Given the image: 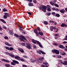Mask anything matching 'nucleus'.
Masks as SVG:
<instances>
[{"label": "nucleus", "mask_w": 67, "mask_h": 67, "mask_svg": "<svg viewBox=\"0 0 67 67\" xmlns=\"http://www.w3.org/2000/svg\"><path fill=\"white\" fill-rule=\"evenodd\" d=\"M64 40H67V35H66L65 37L64 38Z\"/></svg>", "instance_id": "nucleus-44"}, {"label": "nucleus", "mask_w": 67, "mask_h": 67, "mask_svg": "<svg viewBox=\"0 0 67 67\" xmlns=\"http://www.w3.org/2000/svg\"><path fill=\"white\" fill-rule=\"evenodd\" d=\"M49 22H50V23H54V22L52 21H49Z\"/></svg>", "instance_id": "nucleus-48"}, {"label": "nucleus", "mask_w": 67, "mask_h": 67, "mask_svg": "<svg viewBox=\"0 0 67 67\" xmlns=\"http://www.w3.org/2000/svg\"><path fill=\"white\" fill-rule=\"evenodd\" d=\"M22 66L23 67H27V66L26 65H23Z\"/></svg>", "instance_id": "nucleus-51"}, {"label": "nucleus", "mask_w": 67, "mask_h": 67, "mask_svg": "<svg viewBox=\"0 0 67 67\" xmlns=\"http://www.w3.org/2000/svg\"><path fill=\"white\" fill-rule=\"evenodd\" d=\"M29 2H32V0H29Z\"/></svg>", "instance_id": "nucleus-63"}, {"label": "nucleus", "mask_w": 67, "mask_h": 67, "mask_svg": "<svg viewBox=\"0 0 67 67\" xmlns=\"http://www.w3.org/2000/svg\"><path fill=\"white\" fill-rule=\"evenodd\" d=\"M21 45H22L23 46H25V43H21Z\"/></svg>", "instance_id": "nucleus-41"}, {"label": "nucleus", "mask_w": 67, "mask_h": 67, "mask_svg": "<svg viewBox=\"0 0 67 67\" xmlns=\"http://www.w3.org/2000/svg\"><path fill=\"white\" fill-rule=\"evenodd\" d=\"M4 14L5 15L7 16H8L9 17V16L10 15H9V14H8V13H4Z\"/></svg>", "instance_id": "nucleus-21"}, {"label": "nucleus", "mask_w": 67, "mask_h": 67, "mask_svg": "<svg viewBox=\"0 0 67 67\" xmlns=\"http://www.w3.org/2000/svg\"><path fill=\"white\" fill-rule=\"evenodd\" d=\"M5 66L6 67H10V65L9 64H5Z\"/></svg>", "instance_id": "nucleus-34"}, {"label": "nucleus", "mask_w": 67, "mask_h": 67, "mask_svg": "<svg viewBox=\"0 0 67 67\" xmlns=\"http://www.w3.org/2000/svg\"><path fill=\"white\" fill-rule=\"evenodd\" d=\"M19 60H21V62H24L25 61V60H24V59L23 58H21V59H19Z\"/></svg>", "instance_id": "nucleus-27"}, {"label": "nucleus", "mask_w": 67, "mask_h": 67, "mask_svg": "<svg viewBox=\"0 0 67 67\" xmlns=\"http://www.w3.org/2000/svg\"><path fill=\"white\" fill-rule=\"evenodd\" d=\"M62 55H66V53L65 52H63L62 54Z\"/></svg>", "instance_id": "nucleus-45"}, {"label": "nucleus", "mask_w": 67, "mask_h": 67, "mask_svg": "<svg viewBox=\"0 0 67 67\" xmlns=\"http://www.w3.org/2000/svg\"><path fill=\"white\" fill-rule=\"evenodd\" d=\"M55 10H56V11H59V10H58V9H55Z\"/></svg>", "instance_id": "nucleus-60"}, {"label": "nucleus", "mask_w": 67, "mask_h": 67, "mask_svg": "<svg viewBox=\"0 0 67 67\" xmlns=\"http://www.w3.org/2000/svg\"><path fill=\"white\" fill-rule=\"evenodd\" d=\"M20 38H23V39H24V40L26 41H27V39H26V38L25 37H24L23 36H20Z\"/></svg>", "instance_id": "nucleus-14"}, {"label": "nucleus", "mask_w": 67, "mask_h": 67, "mask_svg": "<svg viewBox=\"0 0 67 67\" xmlns=\"http://www.w3.org/2000/svg\"><path fill=\"white\" fill-rule=\"evenodd\" d=\"M60 62H61V63L62 64H64V65H66L67 66V61H64V63L62 62V60H60Z\"/></svg>", "instance_id": "nucleus-7"}, {"label": "nucleus", "mask_w": 67, "mask_h": 67, "mask_svg": "<svg viewBox=\"0 0 67 67\" xmlns=\"http://www.w3.org/2000/svg\"><path fill=\"white\" fill-rule=\"evenodd\" d=\"M33 2L35 3H36V0H33Z\"/></svg>", "instance_id": "nucleus-50"}, {"label": "nucleus", "mask_w": 67, "mask_h": 67, "mask_svg": "<svg viewBox=\"0 0 67 67\" xmlns=\"http://www.w3.org/2000/svg\"><path fill=\"white\" fill-rule=\"evenodd\" d=\"M20 40L21 41H22L23 42H24V40H23V39L20 38Z\"/></svg>", "instance_id": "nucleus-53"}, {"label": "nucleus", "mask_w": 67, "mask_h": 67, "mask_svg": "<svg viewBox=\"0 0 67 67\" xmlns=\"http://www.w3.org/2000/svg\"><path fill=\"white\" fill-rule=\"evenodd\" d=\"M32 42L33 43H34V44H36V41H37L36 40H35L34 39H32Z\"/></svg>", "instance_id": "nucleus-18"}, {"label": "nucleus", "mask_w": 67, "mask_h": 67, "mask_svg": "<svg viewBox=\"0 0 67 67\" xmlns=\"http://www.w3.org/2000/svg\"><path fill=\"white\" fill-rule=\"evenodd\" d=\"M34 32H35V33L37 35L36 36H37V35H38L39 34H38V32H37V30L36 29L34 30Z\"/></svg>", "instance_id": "nucleus-12"}, {"label": "nucleus", "mask_w": 67, "mask_h": 67, "mask_svg": "<svg viewBox=\"0 0 67 67\" xmlns=\"http://www.w3.org/2000/svg\"><path fill=\"white\" fill-rule=\"evenodd\" d=\"M55 9H55V8H53L52 9L53 10H55Z\"/></svg>", "instance_id": "nucleus-57"}, {"label": "nucleus", "mask_w": 67, "mask_h": 67, "mask_svg": "<svg viewBox=\"0 0 67 67\" xmlns=\"http://www.w3.org/2000/svg\"><path fill=\"white\" fill-rule=\"evenodd\" d=\"M2 27H3V28H4V29H7V27H5V26H4V25Z\"/></svg>", "instance_id": "nucleus-40"}, {"label": "nucleus", "mask_w": 67, "mask_h": 67, "mask_svg": "<svg viewBox=\"0 0 67 67\" xmlns=\"http://www.w3.org/2000/svg\"><path fill=\"white\" fill-rule=\"evenodd\" d=\"M51 14V13L50 12H48L46 13V15L48 16H49Z\"/></svg>", "instance_id": "nucleus-24"}, {"label": "nucleus", "mask_w": 67, "mask_h": 67, "mask_svg": "<svg viewBox=\"0 0 67 67\" xmlns=\"http://www.w3.org/2000/svg\"><path fill=\"white\" fill-rule=\"evenodd\" d=\"M47 8V10L48 12H50V11H51V9L50 8Z\"/></svg>", "instance_id": "nucleus-28"}, {"label": "nucleus", "mask_w": 67, "mask_h": 67, "mask_svg": "<svg viewBox=\"0 0 67 67\" xmlns=\"http://www.w3.org/2000/svg\"><path fill=\"white\" fill-rule=\"evenodd\" d=\"M37 52L38 54H41V53L42 54H45V53L43 51H41V50H39V51H37Z\"/></svg>", "instance_id": "nucleus-4"}, {"label": "nucleus", "mask_w": 67, "mask_h": 67, "mask_svg": "<svg viewBox=\"0 0 67 67\" xmlns=\"http://www.w3.org/2000/svg\"><path fill=\"white\" fill-rule=\"evenodd\" d=\"M44 59V58L42 57H41L39 59H38V60H40V61H42L43 60V59Z\"/></svg>", "instance_id": "nucleus-22"}, {"label": "nucleus", "mask_w": 67, "mask_h": 67, "mask_svg": "<svg viewBox=\"0 0 67 67\" xmlns=\"http://www.w3.org/2000/svg\"><path fill=\"white\" fill-rule=\"evenodd\" d=\"M3 17L4 19H7V16L5 15H4Z\"/></svg>", "instance_id": "nucleus-43"}, {"label": "nucleus", "mask_w": 67, "mask_h": 67, "mask_svg": "<svg viewBox=\"0 0 67 67\" xmlns=\"http://www.w3.org/2000/svg\"><path fill=\"white\" fill-rule=\"evenodd\" d=\"M44 24H45V25H47V24H48V22L46 21H44Z\"/></svg>", "instance_id": "nucleus-35"}, {"label": "nucleus", "mask_w": 67, "mask_h": 67, "mask_svg": "<svg viewBox=\"0 0 67 67\" xmlns=\"http://www.w3.org/2000/svg\"><path fill=\"white\" fill-rule=\"evenodd\" d=\"M28 5L29 6H30V7H31L32 6H33V3H31L28 4Z\"/></svg>", "instance_id": "nucleus-25"}, {"label": "nucleus", "mask_w": 67, "mask_h": 67, "mask_svg": "<svg viewBox=\"0 0 67 67\" xmlns=\"http://www.w3.org/2000/svg\"><path fill=\"white\" fill-rule=\"evenodd\" d=\"M10 35H13V33L12 32H9Z\"/></svg>", "instance_id": "nucleus-58"}, {"label": "nucleus", "mask_w": 67, "mask_h": 67, "mask_svg": "<svg viewBox=\"0 0 67 67\" xmlns=\"http://www.w3.org/2000/svg\"><path fill=\"white\" fill-rule=\"evenodd\" d=\"M54 6L56 7H59V5L56 4H54Z\"/></svg>", "instance_id": "nucleus-38"}, {"label": "nucleus", "mask_w": 67, "mask_h": 67, "mask_svg": "<svg viewBox=\"0 0 67 67\" xmlns=\"http://www.w3.org/2000/svg\"><path fill=\"white\" fill-rule=\"evenodd\" d=\"M43 64H44V65H48V63L47 62H43Z\"/></svg>", "instance_id": "nucleus-37"}, {"label": "nucleus", "mask_w": 67, "mask_h": 67, "mask_svg": "<svg viewBox=\"0 0 67 67\" xmlns=\"http://www.w3.org/2000/svg\"><path fill=\"white\" fill-rule=\"evenodd\" d=\"M5 44H6V45H7V46H12V45L9 44L7 42H5Z\"/></svg>", "instance_id": "nucleus-15"}, {"label": "nucleus", "mask_w": 67, "mask_h": 67, "mask_svg": "<svg viewBox=\"0 0 67 67\" xmlns=\"http://www.w3.org/2000/svg\"><path fill=\"white\" fill-rule=\"evenodd\" d=\"M28 13L29 14V15H32V14H31V13L30 12H28Z\"/></svg>", "instance_id": "nucleus-54"}, {"label": "nucleus", "mask_w": 67, "mask_h": 67, "mask_svg": "<svg viewBox=\"0 0 67 67\" xmlns=\"http://www.w3.org/2000/svg\"><path fill=\"white\" fill-rule=\"evenodd\" d=\"M13 62H12L11 63V64L12 65H15V63L16 64H18L19 63L18 62V61H16V60H13Z\"/></svg>", "instance_id": "nucleus-2"}, {"label": "nucleus", "mask_w": 67, "mask_h": 67, "mask_svg": "<svg viewBox=\"0 0 67 67\" xmlns=\"http://www.w3.org/2000/svg\"><path fill=\"white\" fill-rule=\"evenodd\" d=\"M65 10L64 9H63V10H60V12L63 13V14H64L65 13L64 12H65Z\"/></svg>", "instance_id": "nucleus-17"}, {"label": "nucleus", "mask_w": 67, "mask_h": 67, "mask_svg": "<svg viewBox=\"0 0 67 67\" xmlns=\"http://www.w3.org/2000/svg\"><path fill=\"white\" fill-rule=\"evenodd\" d=\"M14 35L16 37H18V38H19V36L17 34H14Z\"/></svg>", "instance_id": "nucleus-30"}, {"label": "nucleus", "mask_w": 67, "mask_h": 67, "mask_svg": "<svg viewBox=\"0 0 67 67\" xmlns=\"http://www.w3.org/2000/svg\"><path fill=\"white\" fill-rule=\"evenodd\" d=\"M26 47L28 49H31V45L30 44L28 43H26Z\"/></svg>", "instance_id": "nucleus-3"}, {"label": "nucleus", "mask_w": 67, "mask_h": 67, "mask_svg": "<svg viewBox=\"0 0 67 67\" xmlns=\"http://www.w3.org/2000/svg\"><path fill=\"white\" fill-rule=\"evenodd\" d=\"M54 16H56L58 18L60 16V15L58 14H56L55 15H54Z\"/></svg>", "instance_id": "nucleus-23"}, {"label": "nucleus", "mask_w": 67, "mask_h": 67, "mask_svg": "<svg viewBox=\"0 0 67 67\" xmlns=\"http://www.w3.org/2000/svg\"><path fill=\"white\" fill-rule=\"evenodd\" d=\"M3 11L4 12H6L7 11V10L5 8H4L3 9Z\"/></svg>", "instance_id": "nucleus-33"}, {"label": "nucleus", "mask_w": 67, "mask_h": 67, "mask_svg": "<svg viewBox=\"0 0 67 67\" xmlns=\"http://www.w3.org/2000/svg\"><path fill=\"white\" fill-rule=\"evenodd\" d=\"M36 42V43H37L38 45H39V46L40 47L42 48L43 47H42V45L41 44V43H40V42L37 41Z\"/></svg>", "instance_id": "nucleus-8"}, {"label": "nucleus", "mask_w": 67, "mask_h": 67, "mask_svg": "<svg viewBox=\"0 0 67 67\" xmlns=\"http://www.w3.org/2000/svg\"><path fill=\"white\" fill-rule=\"evenodd\" d=\"M63 44H67V42L66 41H64L63 42Z\"/></svg>", "instance_id": "nucleus-55"}, {"label": "nucleus", "mask_w": 67, "mask_h": 67, "mask_svg": "<svg viewBox=\"0 0 67 67\" xmlns=\"http://www.w3.org/2000/svg\"><path fill=\"white\" fill-rule=\"evenodd\" d=\"M5 54H7V55H10L11 57H14V55L12 54H10V53L7 52H5Z\"/></svg>", "instance_id": "nucleus-6"}, {"label": "nucleus", "mask_w": 67, "mask_h": 67, "mask_svg": "<svg viewBox=\"0 0 67 67\" xmlns=\"http://www.w3.org/2000/svg\"><path fill=\"white\" fill-rule=\"evenodd\" d=\"M31 61L32 62V63H34V62H35V61H36V62H38V60H36V59H31Z\"/></svg>", "instance_id": "nucleus-10"}, {"label": "nucleus", "mask_w": 67, "mask_h": 67, "mask_svg": "<svg viewBox=\"0 0 67 67\" xmlns=\"http://www.w3.org/2000/svg\"><path fill=\"white\" fill-rule=\"evenodd\" d=\"M50 30H51V31H53V30H54V27L53 26H51L50 27Z\"/></svg>", "instance_id": "nucleus-31"}, {"label": "nucleus", "mask_w": 67, "mask_h": 67, "mask_svg": "<svg viewBox=\"0 0 67 67\" xmlns=\"http://www.w3.org/2000/svg\"><path fill=\"white\" fill-rule=\"evenodd\" d=\"M59 46L61 48H65V47L62 45H59Z\"/></svg>", "instance_id": "nucleus-19"}, {"label": "nucleus", "mask_w": 67, "mask_h": 67, "mask_svg": "<svg viewBox=\"0 0 67 67\" xmlns=\"http://www.w3.org/2000/svg\"><path fill=\"white\" fill-rule=\"evenodd\" d=\"M39 34L41 35H43V33L39 31L38 32Z\"/></svg>", "instance_id": "nucleus-29"}, {"label": "nucleus", "mask_w": 67, "mask_h": 67, "mask_svg": "<svg viewBox=\"0 0 67 67\" xmlns=\"http://www.w3.org/2000/svg\"><path fill=\"white\" fill-rule=\"evenodd\" d=\"M18 50H19V51L21 52V53H23L24 51V50L23 49H21V48H18Z\"/></svg>", "instance_id": "nucleus-9"}, {"label": "nucleus", "mask_w": 67, "mask_h": 67, "mask_svg": "<svg viewBox=\"0 0 67 67\" xmlns=\"http://www.w3.org/2000/svg\"><path fill=\"white\" fill-rule=\"evenodd\" d=\"M41 66L42 67H45V65H41Z\"/></svg>", "instance_id": "nucleus-59"}, {"label": "nucleus", "mask_w": 67, "mask_h": 67, "mask_svg": "<svg viewBox=\"0 0 67 67\" xmlns=\"http://www.w3.org/2000/svg\"><path fill=\"white\" fill-rule=\"evenodd\" d=\"M64 50L65 51H67V48H66L64 49Z\"/></svg>", "instance_id": "nucleus-64"}, {"label": "nucleus", "mask_w": 67, "mask_h": 67, "mask_svg": "<svg viewBox=\"0 0 67 67\" xmlns=\"http://www.w3.org/2000/svg\"><path fill=\"white\" fill-rule=\"evenodd\" d=\"M53 53H54L57 54H58L59 53V52L57 50H53L52 51Z\"/></svg>", "instance_id": "nucleus-5"}, {"label": "nucleus", "mask_w": 67, "mask_h": 67, "mask_svg": "<svg viewBox=\"0 0 67 67\" xmlns=\"http://www.w3.org/2000/svg\"><path fill=\"white\" fill-rule=\"evenodd\" d=\"M40 9L41 10H42L44 12H46V10H47V7L46 6L44 5H42V7H39Z\"/></svg>", "instance_id": "nucleus-1"}, {"label": "nucleus", "mask_w": 67, "mask_h": 67, "mask_svg": "<svg viewBox=\"0 0 67 67\" xmlns=\"http://www.w3.org/2000/svg\"><path fill=\"white\" fill-rule=\"evenodd\" d=\"M23 57L25 58H27V57L25 55H23Z\"/></svg>", "instance_id": "nucleus-49"}, {"label": "nucleus", "mask_w": 67, "mask_h": 67, "mask_svg": "<svg viewBox=\"0 0 67 67\" xmlns=\"http://www.w3.org/2000/svg\"><path fill=\"white\" fill-rule=\"evenodd\" d=\"M13 47H11L10 48H9V51H13Z\"/></svg>", "instance_id": "nucleus-32"}, {"label": "nucleus", "mask_w": 67, "mask_h": 67, "mask_svg": "<svg viewBox=\"0 0 67 67\" xmlns=\"http://www.w3.org/2000/svg\"><path fill=\"white\" fill-rule=\"evenodd\" d=\"M61 26L62 27H67V25H66L64 23L62 24V25H61Z\"/></svg>", "instance_id": "nucleus-13"}, {"label": "nucleus", "mask_w": 67, "mask_h": 67, "mask_svg": "<svg viewBox=\"0 0 67 67\" xmlns=\"http://www.w3.org/2000/svg\"><path fill=\"white\" fill-rule=\"evenodd\" d=\"M54 45H57V44L56 43H54Z\"/></svg>", "instance_id": "nucleus-62"}, {"label": "nucleus", "mask_w": 67, "mask_h": 67, "mask_svg": "<svg viewBox=\"0 0 67 67\" xmlns=\"http://www.w3.org/2000/svg\"><path fill=\"white\" fill-rule=\"evenodd\" d=\"M1 60L3 61V62H6V63H9V61L4 59H2Z\"/></svg>", "instance_id": "nucleus-11"}, {"label": "nucleus", "mask_w": 67, "mask_h": 67, "mask_svg": "<svg viewBox=\"0 0 67 67\" xmlns=\"http://www.w3.org/2000/svg\"><path fill=\"white\" fill-rule=\"evenodd\" d=\"M4 38H5V39H6V40H8V37L7 36H5L4 37Z\"/></svg>", "instance_id": "nucleus-42"}, {"label": "nucleus", "mask_w": 67, "mask_h": 67, "mask_svg": "<svg viewBox=\"0 0 67 67\" xmlns=\"http://www.w3.org/2000/svg\"><path fill=\"white\" fill-rule=\"evenodd\" d=\"M57 57L59 58H62V56L60 55H57Z\"/></svg>", "instance_id": "nucleus-39"}, {"label": "nucleus", "mask_w": 67, "mask_h": 67, "mask_svg": "<svg viewBox=\"0 0 67 67\" xmlns=\"http://www.w3.org/2000/svg\"><path fill=\"white\" fill-rule=\"evenodd\" d=\"M15 59H18V60H19L20 58L19 56H16L15 57Z\"/></svg>", "instance_id": "nucleus-16"}, {"label": "nucleus", "mask_w": 67, "mask_h": 67, "mask_svg": "<svg viewBox=\"0 0 67 67\" xmlns=\"http://www.w3.org/2000/svg\"><path fill=\"white\" fill-rule=\"evenodd\" d=\"M19 29L20 31H23V30L21 29V28H20Z\"/></svg>", "instance_id": "nucleus-56"}, {"label": "nucleus", "mask_w": 67, "mask_h": 67, "mask_svg": "<svg viewBox=\"0 0 67 67\" xmlns=\"http://www.w3.org/2000/svg\"><path fill=\"white\" fill-rule=\"evenodd\" d=\"M0 20L3 23H5V24L6 23V22L4 21V20L3 19H0Z\"/></svg>", "instance_id": "nucleus-20"}, {"label": "nucleus", "mask_w": 67, "mask_h": 67, "mask_svg": "<svg viewBox=\"0 0 67 67\" xmlns=\"http://www.w3.org/2000/svg\"><path fill=\"white\" fill-rule=\"evenodd\" d=\"M33 46L34 47V48H36V46H35V45L34 44L33 45Z\"/></svg>", "instance_id": "nucleus-52"}, {"label": "nucleus", "mask_w": 67, "mask_h": 67, "mask_svg": "<svg viewBox=\"0 0 67 67\" xmlns=\"http://www.w3.org/2000/svg\"><path fill=\"white\" fill-rule=\"evenodd\" d=\"M56 30H57V31H56V32H57L58 31V29H56Z\"/></svg>", "instance_id": "nucleus-61"}, {"label": "nucleus", "mask_w": 67, "mask_h": 67, "mask_svg": "<svg viewBox=\"0 0 67 67\" xmlns=\"http://www.w3.org/2000/svg\"><path fill=\"white\" fill-rule=\"evenodd\" d=\"M5 48H6V49H8V50H9V49H10V48L9 47H5Z\"/></svg>", "instance_id": "nucleus-36"}, {"label": "nucleus", "mask_w": 67, "mask_h": 67, "mask_svg": "<svg viewBox=\"0 0 67 67\" xmlns=\"http://www.w3.org/2000/svg\"><path fill=\"white\" fill-rule=\"evenodd\" d=\"M47 8H51V6L49 5H47Z\"/></svg>", "instance_id": "nucleus-46"}, {"label": "nucleus", "mask_w": 67, "mask_h": 67, "mask_svg": "<svg viewBox=\"0 0 67 67\" xmlns=\"http://www.w3.org/2000/svg\"><path fill=\"white\" fill-rule=\"evenodd\" d=\"M50 3L52 5H54L55 4L52 1L50 2Z\"/></svg>", "instance_id": "nucleus-26"}, {"label": "nucleus", "mask_w": 67, "mask_h": 67, "mask_svg": "<svg viewBox=\"0 0 67 67\" xmlns=\"http://www.w3.org/2000/svg\"><path fill=\"white\" fill-rule=\"evenodd\" d=\"M51 14L52 15H54L55 14V12H53L52 13H51Z\"/></svg>", "instance_id": "nucleus-47"}]
</instances>
